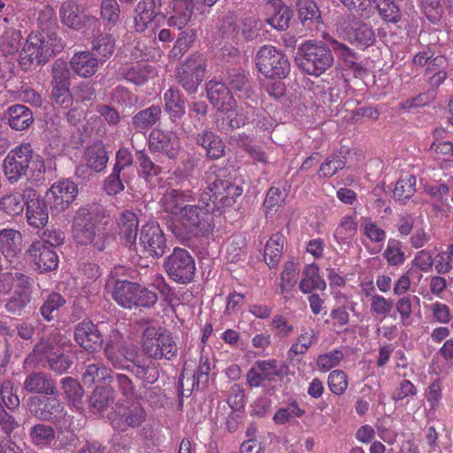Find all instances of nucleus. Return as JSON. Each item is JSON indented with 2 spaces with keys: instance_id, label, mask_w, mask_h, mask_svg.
<instances>
[{
  "instance_id": "nucleus-8",
  "label": "nucleus",
  "mask_w": 453,
  "mask_h": 453,
  "mask_svg": "<svg viewBox=\"0 0 453 453\" xmlns=\"http://www.w3.org/2000/svg\"><path fill=\"white\" fill-rule=\"evenodd\" d=\"M57 396L58 395L51 397L34 396L28 402V408L39 419L51 421L65 428L71 424V417L66 414Z\"/></svg>"
},
{
  "instance_id": "nucleus-2",
  "label": "nucleus",
  "mask_w": 453,
  "mask_h": 453,
  "mask_svg": "<svg viewBox=\"0 0 453 453\" xmlns=\"http://www.w3.org/2000/svg\"><path fill=\"white\" fill-rule=\"evenodd\" d=\"M30 166L35 180L42 179L45 173L44 161L40 155L35 154L28 142H23L12 149L3 162L4 173L12 183L17 182L26 175Z\"/></svg>"
},
{
  "instance_id": "nucleus-27",
  "label": "nucleus",
  "mask_w": 453,
  "mask_h": 453,
  "mask_svg": "<svg viewBox=\"0 0 453 453\" xmlns=\"http://www.w3.org/2000/svg\"><path fill=\"white\" fill-rule=\"evenodd\" d=\"M24 388L29 393L57 395L53 380L43 372H33L24 381Z\"/></svg>"
},
{
  "instance_id": "nucleus-41",
  "label": "nucleus",
  "mask_w": 453,
  "mask_h": 453,
  "mask_svg": "<svg viewBox=\"0 0 453 453\" xmlns=\"http://www.w3.org/2000/svg\"><path fill=\"white\" fill-rule=\"evenodd\" d=\"M129 370L138 379L143 380V382L147 384L155 383L159 377V372L157 365L149 360H142L137 363L134 360Z\"/></svg>"
},
{
  "instance_id": "nucleus-31",
  "label": "nucleus",
  "mask_w": 453,
  "mask_h": 453,
  "mask_svg": "<svg viewBox=\"0 0 453 453\" xmlns=\"http://www.w3.org/2000/svg\"><path fill=\"white\" fill-rule=\"evenodd\" d=\"M173 15L168 20V24L176 27L178 29L183 28L190 21L193 11V0H173Z\"/></svg>"
},
{
  "instance_id": "nucleus-26",
  "label": "nucleus",
  "mask_w": 453,
  "mask_h": 453,
  "mask_svg": "<svg viewBox=\"0 0 453 453\" xmlns=\"http://www.w3.org/2000/svg\"><path fill=\"white\" fill-rule=\"evenodd\" d=\"M8 124L12 129L23 131L27 129L34 122L32 111L23 104H14L6 111Z\"/></svg>"
},
{
  "instance_id": "nucleus-25",
  "label": "nucleus",
  "mask_w": 453,
  "mask_h": 453,
  "mask_svg": "<svg viewBox=\"0 0 453 453\" xmlns=\"http://www.w3.org/2000/svg\"><path fill=\"white\" fill-rule=\"evenodd\" d=\"M22 250V234L12 228L0 230V250L6 259L12 263Z\"/></svg>"
},
{
  "instance_id": "nucleus-49",
  "label": "nucleus",
  "mask_w": 453,
  "mask_h": 453,
  "mask_svg": "<svg viewBox=\"0 0 453 453\" xmlns=\"http://www.w3.org/2000/svg\"><path fill=\"white\" fill-rule=\"evenodd\" d=\"M419 297L414 295H407L397 300L395 309L399 313L400 322L403 326H408L411 324L412 306L414 303L419 304Z\"/></svg>"
},
{
  "instance_id": "nucleus-44",
  "label": "nucleus",
  "mask_w": 453,
  "mask_h": 453,
  "mask_svg": "<svg viewBox=\"0 0 453 453\" xmlns=\"http://www.w3.org/2000/svg\"><path fill=\"white\" fill-rule=\"evenodd\" d=\"M61 385L69 403L79 409L84 395V390L81 384L73 378L65 377L61 380Z\"/></svg>"
},
{
  "instance_id": "nucleus-12",
  "label": "nucleus",
  "mask_w": 453,
  "mask_h": 453,
  "mask_svg": "<svg viewBox=\"0 0 453 453\" xmlns=\"http://www.w3.org/2000/svg\"><path fill=\"white\" fill-rule=\"evenodd\" d=\"M147 413L140 403H133L118 408L111 418V426L116 431L126 432L138 428L146 420Z\"/></svg>"
},
{
  "instance_id": "nucleus-39",
  "label": "nucleus",
  "mask_w": 453,
  "mask_h": 453,
  "mask_svg": "<svg viewBox=\"0 0 453 453\" xmlns=\"http://www.w3.org/2000/svg\"><path fill=\"white\" fill-rule=\"evenodd\" d=\"M65 303L66 301L62 295L51 292L43 299L39 310L40 314L46 321H52L58 317L59 311Z\"/></svg>"
},
{
  "instance_id": "nucleus-19",
  "label": "nucleus",
  "mask_w": 453,
  "mask_h": 453,
  "mask_svg": "<svg viewBox=\"0 0 453 453\" xmlns=\"http://www.w3.org/2000/svg\"><path fill=\"white\" fill-rule=\"evenodd\" d=\"M74 340L84 349L95 351L103 344L104 338L95 325L90 320H83L74 327Z\"/></svg>"
},
{
  "instance_id": "nucleus-22",
  "label": "nucleus",
  "mask_w": 453,
  "mask_h": 453,
  "mask_svg": "<svg viewBox=\"0 0 453 453\" xmlns=\"http://www.w3.org/2000/svg\"><path fill=\"white\" fill-rule=\"evenodd\" d=\"M101 64L100 60L91 51L76 52L70 60V68L73 73L82 78L93 76Z\"/></svg>"
},
{
  "instance_id": "nucleus-9",
  "label": "nucleus",
  "mask_w": 453,
  "mask_h": 453,
  "mask_svg": "<svg viewBox=\"0 0 453 453\" xmlns=\"http://www.w3.org/2000/svg\"><path fill=\"white\" fill-rule=\"evenodd\" d=\"M167 275L175 282L188 284L194 279L195 260L189 252L181 248H174L164 263Z\"/></svg>"
},
{
  "instance_id": "nucleus-11",
  "label": "nucleus",
  "mask_w": 453,
  "mask_h": 453,
  "mask_svg": "<svg viewBox=\"0 0 453 453\" xmlns=\"http://www.w3.org/2000/svg\"><path fill=\"white\" fill-rule=\"evenodd\" d=\"M205 71V60L202 55L190 56L177 69V78L181 87L188 93L194 94L203 81Z\"/></svg>"
},
{
  "instance_id": "nucleus-57",
  "label": "nucleus",
  "mask_w": 453,
  "mask_h": 453,
  "mask_svg": "<svg viewBox=\"0 0 453 453\" xmlns=\"http://www.w3.org/2000/svg\"><path fill=\"white\" fill-rule=\"evenodd\" d=\"M296 401L291 402L285 407L280 408L273 415V421L277 425H284L291 422L296 418H301L304 414Z\"/></svg>"
},
{
  "instance_id": "nucleus-30",
  "label": "nucleus",
  "mask_w": 453,
  "mask_h": 453,
  "mask_svg": "<svg viewBox=\"0 0 453 453\" xmlns=\"http://www.w3.org/2000/svg\"><path fill=\"white\" fill-rule=\"evenodd\" d=\"M161 107L151 105L138 111L132 119L133 127L139 133L145 134L149 128L157 124L161 118Z\"/></svg>"
},
{
  "instance_id": "nucleus-18",
  "label": "nucleus",
  "mask_w": 453,
  "mask_h": 453,
  "mask_svg": "<svg viewBox=\"0 0 453 453\" xmlns=\"http://www.w3.org/2000/svg\"><path fill=\"white\" fill-rule=\"evenodd\" d=\"M26 218L27 224L34 228H42L48 223V205L35 191L27 194Z\"/></svg>"
},
{
  "instance_id": "nucleus-42",
  "label": "nucleus",
  "mask_w": 453,
  "mask_h": 453,
  "mask_svg": "<svg viewBox=\"0 0 453 453\" xmlns=\"http://www.w3.org/2000/svg\"><path fill=\"white\" fill-rule=\"evenodd\" d=\"M358 223L355 216H343L334 231V238L339 244L348 242L357 232Z\"/></svg>"
},
{
  "instance_id": "nucleus-43",
  "label": "nucleus",
  "mask_w": 453,
  "mask_h": 453,
  "mask_svg": "<svg viewBox=\"0 0 453 453\" xmlns=\"http://www.w3.org/2000/svg\"><path fill=\"white\" fill-rule=\"evenodd\" d=\"M113 393L108 388H96L89 398V407L94 413L104 412L113 402Z\"/></svg>"
},
{
  "instance_id": "nucleus-10",
  "label": "nucleus",
  "mask_w": 453,
  "mask_h": 453,
  "mask_svg": "<svg viewBox=\"0 0 453 453\" xmlns=\"http://www.w3.org/2000/svg\"><path fill=\"white\" fill-rule=\"evenodd\" d=\"M337 32L343 39L364 48L372 45L375 41L372 29L353 15L341 19L337 24Z\"/></svg>"
},
{
  "instance_id": "nucleus-32",
  "label": "nucleus",
  "mask_w": 453,
  "mask_h": 453,
  "mask_svg": "<svg viewBox=\"0 0 453 453\" xmlns=\"http://www.w3.org/2000/svg\"><path fill=\"white\" fill-rule=\"evenodd\" d=\"M249 121V118L244 114L243 110H237L236 105L226 109L218 115L217 126L222 131L228 129L240 128Z\"/></svg>"
},
{
  "instance_id": "nucleus-4",
  "label": "nucleus",
  "mask_w": 453,
  "mask_h": 453,
  "mask_svg": "<svg viewBox=\"0 0 453 453\" xmlns=\"http://www.w3.org/2000/svg\"><path fill=\"white\" fill-rule=\"evenodd\" d=\"M62 49L61 39L55 34L31 33L19 54V65L25 70L44 65Z\"/></svg>"
},
{
  "instance_id": "nucleus-62",
  "label": "nucleus",
  "mask_w": 453,
  "mask_h": 453,
  "mask_svg": "<svg viewBox=\"0 0 453 453\" xmlns=\"http://www.w3.org/2000/svg\"><path fill=\"white\" fill-rule=\"evenodd\" d=\"M327 385L333 394L342 395L348 388V376L342 370H334L328 375Z\"/></svg>"
},
{
  "instance_id": "nucleus-60",
  "label": "nucleus",
  "mask_w": 453,
  "mask_h": 453,
  "mask_svg": "<svg viewBox=\"0 0 453 453\" xmlns=\"http://www.w3.org/2000/svg\"><path fill=\"white\" fill-rule=\"evenodd\" d=\"M298 273L299 267L296 262L288 261L285 264L280 284L282 293L290 291L296 286Z\"/></svg>"
},
{
  "instance_id": "nucleus-40",
  "label": "nucleus",
  "mask_w": 453,
  "mask_h": 453,
  "mask_svg": "<svg viewBox=\"0 0 453 453\" xmlns=\"http://www.w3.org/2000/svg\"><path fill=\"white\" fill-rule=\"evenodd\" d=\"M284 236L280 233L273 234L266 242L264 258L270 268H275L281 257Z\"/></svg>"
},
{
  "instance_id": "nucleus-6",
  "label": "nucleus",
  "mask_w": 453,
  "mask_h": 453,
  "mask_svg": "<svg viewBox=\"0 0 453 453\" xmlns=\"http://www.w3.org/2000/svg\"><path fill=\"white\" fill-rule=\"evenodd\" d=\"M142 350L154 360H172L178 354V346L168 331L150 326L142 334Z\"/></svg>"
},
{
  "instance_id": "nucleus-47",
  "label": "nucleus",
  "mask_w": 453,
  "mask_h": 453,
  "mask_svg": "<svg viewBox=\"0 0 453 453\" xmlns=\"http://www.w3.org/2000/svg\"><path fill=\"white\" fill-rule=\"evenodd\" d=\"M296 8L298 18L303 26L320 19V12L313 0H297Z\"/></svg>"
},
{
  "instance_id": "nucleus-17",
  "label": "nucleus",
  "mask_w": 453,
  "mask_h": 453,
  "mask_svg": "<svg viewBox=\"0 0 453 453\" xmlns=\"http://www.w3.org/2000/svg\"><path fill=\"white\" fill-rule=\"evenodd\" d=\"M180 147V141L175 133L155 128L149 135V149L151 151L163 152L170 158L178 155Z\"/></svg>"
},
{
  "instance_id": "nucleus-14",
  "label": "nucleus",
  "mask_w": 453,
  "mask_h": 453,
  "mask_svg": "<svg viewBox=\"0 0 453 453\" xmlns=\"http://www.w3.org/2000/svg\"><path fill=\"white\" fill-rule=\"evenodd\" d=\"M139 244L150 256L160 257L165 254V238L157 223H146L142 226Z\"/></svg>"
},
{
  "instance_id": "nucleus-33",
  "label": "nucleus",
  "mask_w": 453,
  "mask_h": 453,
  "mask_svg": "<svg viewBox=\"0 0 453 453\" xmlns=\"http://www.w3.org/2000/svg\"><path fill=\"white\" fill-rule=\"evenodd\" d=\"M329 42L330 49L344 62L346 68L352 70L355 75H362L365 73L363 66L356 61V53L349 47L334 39H330Z\"/></svg>"
},
{
  "instance_id": "nucleus-29",
  "label": "nucleus",
  "mask_w": 453,
  "mask_h": 453,
  "mask_svg": "<svg viewBox=\"0 0 453 453\" xmlns=\"http://www.w3.org/2000/svg\"><path fill=\"white\" fill-rule=\"evenodd\" d=\"M326 283L319 274V268L316 264L305 266L303 277L299 283L300 290L304 294H310L313 290L324 291Z\"/></svg>"
},
{
  "instance_id": "nucleus-3",
  "label": "nucleus",
  "mask_w": 453,
  "mask_h": 453,
  "mask_svg": "<svg viewBox=\"0 0 453 453\" xmlns=\"http://www.w3.org/2000/svg\"><path fill=\"white\" fill-rule=\"evenodd\" d=\"M102 209L96 204L80 208L73 219V237L78 245H91L101 251L105 247V234L98 226Z\"/></svg>"
},
{
  "instance_id": "nucleus-61",
  "label": "nucleus",
  "mask_w": 453,
  "mask_h": 453,
  "mask_svg": "<svg viewBox=\"0 0 453 453\" xmlns=\"http://www.w3.org/2000/svg\"><path fill=\"white\" fill-rule=\"evenodd\" d=\"M153 71L148 65L135 64L128 68L124 73L125 78L135 85L143 84L152 74Z\"/></svg>"
},
{
  "instance_id": "nucleus-34",
  "label": "nucleus",
  "mask_w": 453,
  "mask_h": 453,
  "mask_svg": "<svg viewBox=\"0 0 453 453\" xmlns=\"http://www.w3.org/2000/svg\"><path fill=\"white\" fill-rule=\"evenodd\" d=\"M119 234L127 245H134L138 233L137 216L130 211H124L119 218Z\"/></svg>"
},
{
  "instance_id": "nucleus-24",
  "label": "nucleus",
  "mask_w": 453,
  "mask_h": 453,
  "mask_svg": "<svg viewBox=\"0 0 453 453\" xmlns=\"http://www.w3.org/2000/svg\"><path fill=\"white\" fill-rule=\"evenodd\" d=\"M266 21L278 30H284L288 27L290 13L288 6L281 0H270L265 6Z\"/></svg>"
},
{
  "instance_id": "nucleus-35",
  "label": "nucleus",
  "mask_w": 453,
  "mask_h": 453,
  "mask_svg": "<svg viewBox=\"0 0 453 453\" xmlns=\"http://www.w3.org/2000/svg\"><path fill=\"white\" fill-rule=\"evenodd\" d=\"M84 159L90 169L98 173L105 169L109 155L103 143H94L86 150Z\"/></svg>"
},
{
  "instance_id": "nucleus-28",
  "label": "nucleus",
  "mask_w": 453,
  "mask_h": 453,
  "mask_svg": "<svg viewBox=\"0 0 453 453\" xmlns=\"http://www.w3.org/2000/svg\"><path fill=\"white\" fill-rule=\"evenodd\" d=\"M139 285L127 280H116L111 292L113 299L122 307L135 306V296Z\"/></svg>"
},
{
  "instance_id": "nucleus-48",
  "label": "nucleus",
  "mask_w": 453,
  "mask_h": 453,
  "mask_svg": "<svg viewBox=\"0 0 453 453\" xmlns=\"http://www.w3.org/2000/svg\"><path fill=\"white\" fill-rule=\"evenodd\" d=\"M382 256L391 266H400L406 259L402 242L393 238L388 241L387 247Z\"/></svg>"
},
{
  "instance_id": "nucleus-45",
  "label": "nucleus",
  "mask_w": 453,
  "mask_h": 453,
  "mask_svg": "<svg viewBox=\"0 0 453 453\" xmlns=\"http://www.w3.org/2000/svg\"><path fill=\"white\" fill-rule=\"evenodd\" d=\"M22 35L19 30L7 28L0 36V50L4 55H13L19 50Z\"/></svg>"
},
{
  "instance_id": "nucleus-23",
  "label": "nucleus",
  "mask_w": 453,
  "mask_h": 453,
  "mask_svg": "<svg viewBox=\"0 0 453 453\" xmlns=\"http://www.w3.org/2000/svg\"><path fill=\"white\" fill-rule=\"evenodd\" d=\"M161 0H141L135 8L134 27L144 31L148 25L160 13Z\"/></svg>"
},
{
  "instance_id": "nucleus-7",
  "label": "nucleus",
  "mask_w": 453,
  "mask_h": 453,
  "mask_svg": "<svg viewBox=\"0 0 453 453\" xmlns=\"http://www.w3.org/2000/svg\"><path fill=\"white\" fill-rule=\"evenodd\" d=\"M257 70L268 78H285L290 71L287 57L273 45L262 46L256 54Z\"/></svg>"
},
{
  "instance_id": "nucleus-21",
  "label": "nucleus",
  "mask_w": 453,
  "mask_h": 453,
  "mask_svg": "<svg viewBox=\"0 0 453 453\" xmlns=\"http://www.w3.org/2000/svg\"><path fill=\"white\" fill-rule=\"evenodd\" d=\"M206 90L208 99L217 108L218 115L226 109L235 106V100L224 83L210 81L206 84Z\"/></svg>"
},
{
  "instance_id": "nucleus-51",
  "label": "nucleus",
  "mask_w": 453,
  "mask_h": 453,
  "mask_svg": "<svg viewBox=\"0 0 453 453\" xmlns=\"http://www.w3.org/2000/svg\"><path fill=\"white\" fill-rule=\"evenodd\" d=\"M316 342V334L314 330L303 329L302 334L296 338L295 342L291 345L288 355L290 357L293 356H300L304 355L309 348L313 345Z\"/></svg>"
},
{
  "instance_id": "nucleus-46",
  "label": "nucleus",
  "mask_w": 453,
  "mask_h": 453,
  "mask_svg": "<svg viewBox=\"0 0 453 453\" xmlns=\"http://www.w3.org/2000/svg\"><path fill=\"white\" fill-rule=\"evenodd\" d=\"M379 12L380 16L386 22L397 23L402 18L399 7L394 0H370Z\"/></svg>"
},
{
  "instance_id": "nucleus-13",
  "label": "nucleus",
  "mask_w": 453,
  "mask_h": 453,
  "mask_svg": "<svg viewBox=\"0 0 453 453\" xmlns=\"http://www.w3.org/2000/svg\"><path fill=\"white\" fill-rule=\"evenodd\" d=\"M104 354L108 361L117 369H130L136 357L135 350L125 348L122 336L119 332L114 331L105 345Z\"/></svg>"
},
{
  "instance_id": "nucleus-53",
  "label": "nucleus",
  "mask_w": 453,
  "mask_h": 453,
  "mask_svg": "<svg viewBox=\"0 0 453 453\" xmlns=\"http://www.w3.org/2000/svg\"><path fill=\"white\" fill-rule=\"evenodd\" d=\"M92 49L95 50L99 58H97L101 64L109 58L114 50L115 41L111 35H100L92 42Z\"/></svg>"
},
{
  "instance_id": "nucleus-63",
  "label": "nucleus",
  "mask_w": 453,
  "mask_h": 453,
  "mask_svg": "<svg viewBox=\"0 0 453 453\" xmlns=\"http://www.w3.org/2000/svg\"><path fill=\"white\" fill-rule=\"evenodd\" d=\"M119 6L116 0H103L100 6L101 19L108 26H114L119 19Z\"/></svg>"
},
{
  "instance_id": "nucleus-36",
  "label": "nucleus",
  "mask_w": 453,
  "mask_h": 453,
  "mask_svg": "<svg viewBox=\"0 0 453 453\" xmlns=\"http://www.w3.org/2000/svg\"><path fill=\"white\" fill-rule=\"evenodd\" d=\"M27 195L19 192L6 194L0 199V211L11 217L20 215L27 205Z\"/></svg>"
},
{
  "instance_id": "nucleus-15",
  "label": "nucleus",
  "mask_w": 453,
  "mask_h": 453,
  "mask_svg": "<svg viewBox=\"0 0 453 453\" xmlns=\"http://www.w3.org/2000/svg\"><path fill=\"white\" fill-rule=\"evenodd\" d=\"M78 195L77 185L69 179L53 183L47 192L51 209L58 212L65 211Z\"/></svg>"
},
{
  "instance_id": "nucleus-56",
  "label": "nucleus",
  "mask_w": 453,
  "mask_h": 453,
  "mask_svg": "<svg viewBox=\"0 0 453 453\" xmlns=\"http://www.w3.org/2000/svg\"><path fill=\"white\" fill-rule=\"evenodd\" d=\"M110 374L111 370L104 365L98 364L88 365L82 373V381L86 386H92L96 382L104 381L110 377Z\"/></svg>"
},
{
  "instance_id": "nucleus-59",
  "label": "nucleus",
  "mask_w": 453,
  "mask_h": 453,
  "mask_svg": "<svg viewBox=\"0 0 453 453\" xmlns=\"http://www.w3.org/2000/svg\"><path fill=\"white\" fill-rule=\"evenodd\" d=\"M345 165L346 159L342 152L333 154L321 164L319 168L320 175L325 178L332 177L339 170L343 169Z\"/></svg>"
},
{
  "instance_id": "nucleus-64",
  "label": "nucleus",
  "mask_w": 453,
  "mask_h": 453,
  "mask_svg": "<svg viewBox=\"0 0 453 453\" xmlns=\"http://www.w3.org/2000/svg\"><path fill=\"white\" fill-rule=\"evenodd\" d=\"M343 357V352L339 349L319 355L316 362L318 369L324 372H328L332 368L339 365Z\"/></svg>"
},
{
  "instance_id": "nucleus-50",
  "label": "nucleus",
  "mask_w": 453,
  "mask_h": 453,
  "mask_svg": "<svg viewBox=\"0 0 453 453\" xmlns=\"http://www.w3.org/2000/svg\"><path fill=\"white\" fill-rule=\"evenodd\" d=\"M416 178L407 174L399 179L394 189V196L400 202L409 200L416 192Z\"/></svg>"
},
{
  "instance_id": "nucleus-37",
  "label": "nucleus",
  "mask_w": 453,
  "mask_h": 453,
  "mask_svg": "<svg viewBox=\"0 0 453 453\" xmlns=\"http://www.w3.org/2000/svg\"><path fill=\"white\" fill-rule=\"evenodd\" d=\"M196 142L211 159H218L224 154L225 146L222 140L211 131H204L198 134Z\"/></svg>"
},
{
  "instance_id": "nucleus-54",
  "label": "nucleus",
  "mask_w": 453,
  "mask_h": 453,
  "mask_svg": "<svg viewBox=\"0 0 453 453\" xmlns=\"http://www.w3.org/2000/svg\"><path fill=\"white\" fill-rule=\"evenodd\" d=\"M30 437L34 444L45 447L55 440V430L50 426L38 424L31 428Z\"/></svg>"
},
{
  "instance_id": "nucleus-58",
  "label": "nucleus",
  "mask_w": 453,
  "mask_h": 453,
  "mask_svg": "<svg viewBox=\"0 0 453 453\" xmlns=\"http://www.w3.org/2000/svg\"><path fill=\"white\" fill-rule=\"evenodd\" d=\"M137 160L139 164L138 174L146 181H150L161 173V167L155 164L145 152L139 151Z\"/></svg>"
},
{
  "instance_id": "nucleus-1",
  "label": "nucleus",
  "mask_w": 453,
  "mask_h": 453,
  "mask_svg": "<svg viewBox=\"0 0 453 453\" xmlns=\"http://www.w3.org/2000/svg\"><path fill=\"white\" fill-rule=\"evenodd\" d=\"M206 188L201 194L198 203H195V194L189 189L168 188L159 200L161 210L172 219L170 229L178 237L190 238L205 236L214 227L211 211L232 206L242 189L223 180L217 173V169L211 167L205 173Z\"/></svg>"
},
{
  "instance_id": "nucleus-20",
  "label": "nucleus",
  "mask_w": 453,
  "mask_h": 453,
  "mask_svg": "<svg viewBox=\"0 0 453 453\" xmlns=\"http://www.w3.org/2000/svg\"><path fill=\"white\" fill-rule=\"evenodd\" d=\"M27 253L41 273L55 270L58 265L57 253L43 242H34Z\"/></svg>"
},
{
  "instance_id": "nucleus-55",
  "label": "nucleus",
  "mask_w": 453,
  "mask_h": 453,
  "mask_svg": "<svg viewBox=\"0 0 453 453\" xmlns=\"http://www.w3.org/2000/svg\"><path fill=\"white\" fill-rule=\"evenodd\" d=\"M60 17L65 25L73 29L80 28L83 23L82 18L79 15L78 6L71 1L62 4Z\"/></svg>"
},
{
  "instance_id": "nucleus-5",
  "label": "nucleus",
  "mask_w": 453,
  "mask_h": 453,
  "mask_svg": "<svg viewBox=\"0 0 453 453\" xmlns=\"http://www.w3.org/2000/svg\"><path fill=\"white\" fill-rule=\"evenodd\" d=\"M298 65L310 75L319 76L334 64L332 50L322 42L308 41L298 50Z\"/></svg>"
},
{
  "instance_id": "nucleus-52",
  "label": "nucleus",
  "mask_w": 453,
  "mask_h": 453,
  "mask_svg": "<svg viewBox=\"0 0 453 453\" xmlns=\"http://www.w3.org/2000/svg\"><path fill=\"white\" fill-rule=\"evenodd\" d=\"M32 301V296L25 292L14 291L4 304L5 310L13 315L21 316Z\"/></svg>"
},
{
  "instance_id": "nucleus-16",
  "label": "nucleus",
  "mask_w": 453,
  "mask_h": 453,
  "mask_svg": "<svg viewBox=\"0 0 453 453\" xmlns=\"http://www.w3.org/2000/svg\"><path fill=\"white\" fill-rule=\"evenodd\" d=\"M71 346L70 339L59 330L54 329L46 338H42L34 349V353L41 361L64 352Z\"/></svg>"
},
{
  "instance_id": "nucleus-38",
  "label": "nucleus",
  "mask_w": 453,
  "mask_h": 453,
  "mask_svg": "<svg viewBox=\"0 0 453 453\" xmlns=\"http://www.w3.org/2000/svg\"><path fill=\"white\" fill-rule=\"evenodd\" d=\"M165 109L173 121L185 114V101L177 88H170L164 95Z\"/></svg>"
}]
</instances>
